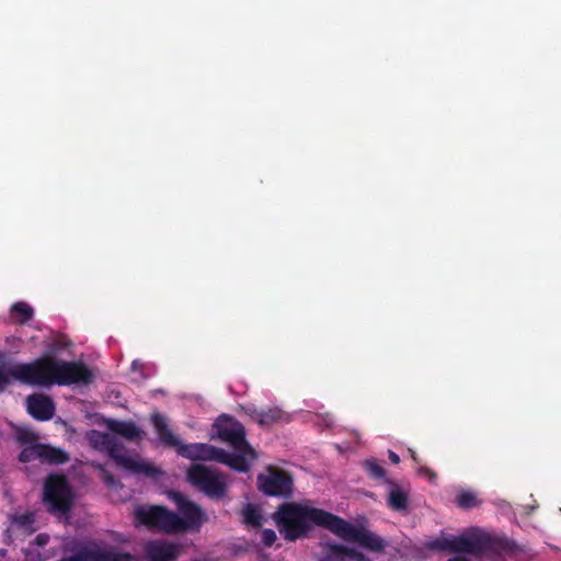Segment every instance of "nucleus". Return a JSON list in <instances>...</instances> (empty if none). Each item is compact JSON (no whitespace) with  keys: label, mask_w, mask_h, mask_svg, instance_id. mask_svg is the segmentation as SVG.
I'll return each mask as SVG.
<instances>
[{"label":"nucleus","mask_w":561,"mask_h":561,"mask_svg":"<svg viewBox=\"0 0 561 561\" xmlns=\"http://www.w3.org/2000/svg\"><path fill=\"white\" fill-rule=\"evenodd\" d=\"M11 378L12 377L10 375V368L8 369V371H5L2 367H0V392L5 390V388L10 383Z\"/></svg>","instance_id":"nucleus-28"},{"label":"nucleus","mask_w":561,"mask_h":561,"mask_svg":"<svg viewBox=\"0 0 561 561\" xmlns=\"http://www.w3.org/2000/svg\"><path fill=\"white\" fill-rule=\"evenodd\" d=\"M409 451L411 453V456H415V451L414 450L409 449Z\"/></svg>","instance_id":"nucleus-36"},{"label":"nucleus","mask_w":561,"mask_h":561,"mask_svg":"<svg viewBox=\"0 0 561 561\" xmlns=\"http://www.w3.org/2000/svg\"><path fill=\"white\" fill-rule=\"evenodd\" d=\"M436 546L439 549H448L456 552L467 553H476L480 548L478 540L467 535L451 539H443L438 541Z\"/></svg>","instance_id":"nucleus-17"},{"label":"nucleus","mask_w":561,"mask_h":561,"mask_svg":"<svg viewBox=\"0 0 561 561\" xmlns=\"http://www.w3.org/2000/svg\"><path fill=\"white\" fill-rule=\"evenodd\" d=\"M250 416L262 427H271L276 424H286L291 421L290 414L277 407L260 410L255 409L250 413Z\"/></svg>","instance_id":"nucleus-15"},{"label":"nucleus","mask_w":561,"mask_h":561,"mask_svg":"<svg viewBox=\"0 0 561 561\" xmlns=\"http://www.w3.org/2000/svg\"><path fill=\"white\" fill-rule=\"evenodd\" d=\"M273 519L279 533L289 541L307 536L312 527L319 526L373 552H381L386 547V541L370 530L354 526L327 511L312 506L309 502L284 503L273 514Z\"/></svg>","instance_id":"nucleus-1"},{"label":"nucleus","mask_w":561,"mask_h":561,"mask_svg":"<svg viewBox=\"0 0 561 561\" xmlns=\"http://www.w3.org/2000/svg\"><path fill=\"white\" fill-rule=\"evenodd\" d=\"M388 502L393 510H405L408 504V491L398 484L391 485Z\"/></svg>","instance_id":"nucleus-20"},{"label":"nucleus","mask_w":561,"mask_h":561,"mask_svg":"<svg viewBox=\"0 0 561 561\" xmlns=\"http://www.w3.org/2000/svg\"><path fill=\"white\" fill-rule=\"evenodd\" d=\"M108 466L144 477L157 478L160 474L159 468L145 458H112Z\"/></svg>","instance_id":"nucleus-12"},{"label":"nucleus","mask_w":561,"mask_h":561,"mask_svg":"<svg viewBox=\"0 0 561 561\" xmlns=\"http://www.w3.org/2000/svg\"><path fill=\"white\" fill-rule=\"evenodd\" d=\"M188 481L210 496H219L224 493L226 483L224 479L213 469L196 465L187 472Z\"/></svg>","instance_id":"nucleus-7"},{"label":"nucleus","mask_w":561,"mask_h":561,"mask_svg":"<svg viewBox=\"0 0 561 561\" xmlns=\"http://www.w3.org/2000/svg\"><path fill=\"white\" fill-rule=\"evenodd\" d=\"M75 493L62 476H50L44 486V503L48 511L65 515L71 508Z\"/></svg>","instance_id":"nucleus-5"},{"label":"nucleus","mask_w":561,"mask_h":561,"mask_svg":"<svg viewBox=\"0 0 561 561\" xmlns=\"http://www.w3.org/2000/svg\"><path fill=\"white\" fill-rule=\"evenodd\" d=\"M388 456L394 457V456H398V455L396 453H393L392 450H388Z\"/></svg>","instance_id":"nucleus-34"},{"label":"nucleus","mask_w":561,"mask_h":561,"mask_svg":"<svg viewBox=\"0 0 561 561\" xmlns=\"http://www.w3.org/2000/svg\"><path fill=\"white\" fill-rule=\"evenodd\" d=\"M15 437L21 445H30L25 447L19 456H68L59 449L37 444V435L30 430L19 428L15 433Z\"/></svg>","instance_id":"nucleus-10"},{"label":"nucleus","mask_w":561,"mask_h":561,"mask_svg":"<svg viewBox=\"0 0 561 561\" xmlns=\"http://www.w3.org/2000/svg\"><path fill=\"white\" fill-rule=\"evenodd\" d=\"M259 489L272 496H289L293 492V480L284 471L267 468L257 478Z\"/></svg>","instance_id":"nucleus-8"},{"label":"nucleus","mask_w":561,"mask_h":561,"mask_svg":"<svg viewBox=\"0 0 561 561\" xmlns=\"http://www.w3.org/2000/svg\"><path fill=\"white\" fill-rule=\"evenodd\" d=\"M10 313L14 322L25 324L33 318L34 310L28 304L19 301L11 306Z\"/></svg>","instance_id":"nucleus-19"},{"label":"nucleus","mask_w":561,"mask_h":561,"mask_svg":"<svg viewBox=\"0 0 561 561\" xmlns=\"http://www.w3.org/2000/svg\"><path fill=\"white\" fill-rule=\"evenodd\" d=\"M352 436L356 443V446H359L360 445L359 435L357 433H352Z\"/></svg>","instance_id":"nucleus-32"},{"label":"nucleus","mask_w":561,"mask_h":561,"mask_svg":"<svg viewBox=\"0 0 561 561\" xmlns=\"http://www.w3.org/2000/svg\"><path fill=\"white\" fill-rule=\"evenodd\" d=\"M243 522L251 527L262 525L263 515L261 508L253 504H247L242 510Z\"/></svg>","instance_id":"nucleus-22"},{"label":"nucleus","mask_w":561,"mask_h":561,"mask_svg":"<svg viewBox=\"0 0 561 561\" xmlns=\"http://www.w3.org/2000/svg\"><path fill=\"white\" fill-rule=\"evenodd\" d=\"M456 504L465 510L476 507L480 504L477 494L469 490H460L455 499Z\"/></svg>","instance_id":"nucleus-23"},{"label":"nucleus","mask_w":561,"mask_h":561,"mask_svg":"<svg viewBox=\"0 0 561 561\" xmlns=\"http://www.w3.org/2000/svg\"><path fill=\"white\" fill-rule=\"evenodd\" d=\"M230 468L238 471H245L249 468L247 458H220Z\"/></svg>","instance_id":"nucleus-26"},{"label":"nucleus","mask_w":561,"mask_h":561,"mask_svg":"<svg viewBox=\"0 0 561 561\" xmlns=\"http://www.w3.org/2000/svg\"><path fill=\"white\" fill-rule=\"evenodd\" d=\"M313 424L321 430L331 428L335 424V417L333 414L327 412L322 414H314L311 419Z\"/></svg>","instance_id":"nucleus-24"},{"label":"nucleus","mask_w":561,"mask_h":561,"mask_svg":"<svg viewBox=\"0 0 561 561\" xmlns=\"http://www.w3.org/2000/svg\"><path fill=\"white\" fill-rule=\"evenodd\" d=\"M35 542L38 546H44V545H46L48 542V536L47 535H38L35 538Z\"/></svg>","instance_id":"nucleus-31"},{"label":"nucleus","mask_w":561,"mask_h":561,"mask_svg":"<svg viewBox=\"0 0 561 561\" xmlns=\"http://www.w3.org/2000/svg\"><path fill=\"white\" fill-rule=\"evenodd\" d=\"M320 561H370L362 552L346 549L343 546H328L325 554Z\"/></svg>","instance_id":"nucleus-18"},{"label":"nucleus","mask_w":561,"mask_h":561,"mask_svg":"<svg viewBox=\"0 0 561 561\" xmlns=\"http://www.w3.org/2000/svg\"><path fill=\"white\" fill-rule=\"evenodd\" d=\"M53 378V385L69 386L73 383H90L93 375L82 362L54 359Z\"/></svg>","instance_id":"nucleus-6"},{"label":"nucleus","mask_w":561,"mask_h":561,"mask_svg":"<svg viewBox=\"0 0 561 561\" xmlns=\"http://www.w3.org/2000/svg\"><path fill=\"white\" fill-rule=\"evenodd\" d=\"M93 436L95 437L93 439L94 445H101L104 449L107 450V456H119L116 454V437L113 435V433H101V432H93Z\"/></svg>","instance_id":"nucleus-21"},{"label":"nucleus","mask_w":561,"mask_h":561,"mask_svg":"<svg viewBox=\"0 0 561 561\" xmlns=\"http://www.w3.org/2000/svg\"><path fill=\"white\" fill-rule=\"evenodd\" d=\"M213 434L230 451L211 447L206 456H256L255 449L247 439V432L241 422L237 419L221 414L213 424Z\"/></svg>","instance_id":"nucleus-2"},{"label":"nucleus","mask_w":561,"mask_h":561,"mask_svg":"<svg viewBox=\"0 0 561 561\" xmlns=\"http://www.w3.org/2000/svg\"><path fill=\"white\" fill-rule=\"evenodd\" d=\"M26 403L27 412L37 421L50 420L55 413V404L48 396L31 394Z\"/></svg>","instance_id":"nucleus-14"},{"label":"nucleus","mask_w":561,"mask_h":561,"mask_svg":"<svg viewBox=\"0 0 561 561\" xmlns=\"http://www.w3.org/2000/svg\"><path fill=\"white\" fill-rule=\"evenodd\" d=\"M447 561H469V560L467 558H465V557H459L458 556V557H454V558H451V559H449Z\"/></svg>","instance_id":"nucleus-33"},{"label":"nucleus","mask_w":561,"mask_h":561,"mask_svg":"<svg viewBox=\"0 0 561 561\" xmlns=\"http://www.w3.org/2000/svg\"><path fill=\"white\" fill-rule=\"evenodd\" d=\"M54 358L39 357L32 363L10 367L12 379L31 386H53Z\"/></svg>","instance_id":"nucleus-4"},{"label":"nucleus","mask_w":561,"mask_h":561,"mask_svg":"<svg viewBox=\"0 0 561 561\" xmlns=\"http://www.w3.org/2000/svg\"><path fill=\"white\" fill-rule=\"evenodd\" d=\"M262 540L266 546H271L276 540V534L272 529H265L262 531Z\"/></svg>","instance_id":"nucleus-29"},{"label":"nucleus","mask_w":561,"mask_h":561,"mask_svg":"<svg viewBox=\"0 0 561 561\" xmlns=\"http://www.w3.org/2000/svg\"><path fill=\"white\" fill-rule=\"evenodd\" d=\"M106 425L113 435H118L130 442H140L146 436L145 431L133 421L108 420Z\"/></svg>","instance_id":"nucleus-16"},{"label":"nucleus","mask_w":561,"mask_h":561,"mask_svg":"<svg viewBox=\"0 0 561 561\" xmlns=\"http://www.w3.org/2000/svg\"><path fill=\"white\" fill-rule=\"evenodd\" d=\"M150 422L158 436L160 444L165 447H172L178 450L181 456H185L186 446L181 443L169 426L168 419L160 412H153L150 415Z\"/></svg>","instance_id":"nucleus-11"},{"label":"nucleus","mask_w":561,"mask_h":561,"mask_svg":"<svg viewBox=\"0 0 561 561\" xmlns=\"http://www.w3.org/2000/svg\"><path fill=\"white\" fill-rule=\"evenodd\" d=\"M145 556L149 561H175L181 546L165 540H152L145 545Z\"/></svg>","instance_id":"nucleus-13"},{"label":"nucleus","mask_w":561,"mask_h":561,"mask_svg":"<svg viewBox=\"0 0 561 561\" xmlns=\"http://www.w3.org/2000/svg\"><path fill=\"white\" fill-rule=\"evenodd\" d=\"M496 548L501 552H505L512 556H518L519 552H523L524 549L519 547L516 542L507 540V539H500L496 541Z\"/></svg>","instance_id":"nucleus-25"},{"label":"nucleus","mask_w":561,"mask_h":561,"mask_svg":"<svg viewBox=\"0 0 561 561\" xmlns=\"http://www.w3.org/2000/svg\"><path fill=\"white\" fill-rule=\"evenodd\" d=\"M427 472L430 473V480H433L435 478V474L433 472H430V471H427Z\"/></svg>","instance_id":"nucleus-35"},{"label":"nucleus","mask_w":561,"mask_h":561,"mask_svg":"<svg viewBox=\"0 0 561 561\" xmlns=\"http://www.w3.org/2000/svg\"><path fill=\"white\" fill-rule=\"evenodd\" d=\"M173 499L180 508L183 533L199 531L202 525L208 520L206 513L197 504L187 501L181 494H174Z\"/></svg>","instance_id":"nucleus-9"},{"label":"nucleus","mask_w":561,"mask_h":561,"mask_svg":"<svg viewBox=\"0 0 561 561\" xmlns=\"http://www.w3.org/2000/svg\"><path fill=\"white\" fill-rule=\"evenodd\" d=\"M365 467L369 474L376 479H383L386 477L383 468L376 460H367Z\"/></svg>","instance_id":"nucleus-27"},{"label":"nucleus","mask_w":561,"mask_h":561,"mask_svg":"<svg viewBox=\"0 0 561 561\" xmlns=\"http://www.w3.org/2000/svg\"><path fill=\"white\" fill-rule=\"evenodd\" d=\"M134 515L137 524L148 528L165 534L183 533L180 515L162 506H137Z\"/></svg>","instance_id":"nucleus-3"},{"label":"nucleus","mask_w":561,"mask_h":561,"mask_svg":"<svg viewBox=\"0 0 561 561\" xmlns=\"http://www.w3.org/2000/svg\"><path fill=\"white\" fill-rule=\"evenodd\" d=\"M336 449L341 454L359 453L360 451L358 447H353L350 445V443H345L343 445H336Z\"/></svg>","instance_id":"nucleus-30"}]
</instances>
